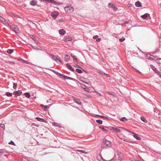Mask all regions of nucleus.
Wrapping results in <instances>:
<instances>
[{"label":"nucleus","mask_w":161,"mask_h":161,"mask_svg":"<svg viewBox=\"0 0 161 161\" xmlns=\"http://www.w3.org/2000/svg\"><path fill=\"white\" fill-rule=\"evenodd\" d=\"M75 151H78V152H80L82 153H84V151H83V150H77V149H76L75 150Z\"/></svg>","instance_id":"8fccbe9b"},{"label":"nucleus","mask_w":161,"mask_h":161,"mask_svg":"<svg viewBox=\"0 0 161 161\" xmlns=\"http://www.w3.org/2000/svg\"><path fill=\"white\" fill-rule=\"evenodd\" d=\"M125 40V38L124 37H123L121 38H120L119 39V41L120 42H122L124 41Z\"/></svg>","instance_id":"58836bf2"},{"label":"nucleus","mask_w":161,"mask_h":161,"mask_svg":"<svg viewBox=\"0 0 161 161\" xmlns=\"http://www.w3.org/2000/svg\"><path fill=\"white\" fill-rule=\"evenodd\" d=\"M38 120L40 121V117H37L36 118Z\"/></svg>","instance_id":"6e6d98bb"},{"label":"nucleus","mask_w":161,"mask_h":161,"mask_svg":"<svg viewBox=\"0 0 161 161\" xmlns=\"http://www.w3.org/2000/svg\"><path fill=\"white\" fill-rule=\"evenodd\" d=\"M116 159V158L115 157H114L113 158V159H111V160H108V161H114ZM103 161H106L105 160H103Z\"/></svg>","instance_id":"c03bdc74"},{"label":"nucleus","mask_w":161,"mask_h":161,"mask_svg":"<svg viewBox=\"0 0 161 161\" xmlns=\"http://www.w3.org/2000/svg\"><path fill=\"white\" fill-rule=\"evenodd\" d=\"M150 67L154 71H157L156 68L154 66H153V65H150Z\"/></svg>","instance_id":"c85d7f7f"},{"label":"nucleus","mask_w":161,"mask_h":161,"mask_svg":"<svg viewBox=\"0 0 161 161\" xmlns=\"http://www.w3.org/2000/svg\"><path fill=\"white\" fill-rule=\"evenodd\" d=\"M133 136L135 138L136 140H140L141 139L140 137H139L138 136V134H136V133L134 134L133 135Z\"/></svg>","instance_id":"412c9836"},{"label":"nucleus","mask_w":161,"mask_h":161,"mask_svg":"<svg viewBox=\"0 0 161 161\" xmlns=\"http://www.w3.org/2000/svg\"><path fill=\"white\" fill-rule=\"evenodd\" d=\"M99 73L101 74V75H108L105 74L104 72H103V71H101L100 72H99Z\"/></svg>","instance_id":"a18cd8bd"},{"label":"nucleus","mask_w":161,"mask_h":161,"mask_svg":"<svg viewBox=\"0 0 161 161\" xmlns=\"http://www.w3.org/2000/svg\"><path fill=\"white\" fill-rule=\"evenodd\" d=\"M55 74H56L57 75H58V76H59L61 77V75H62L63 74H61L57 72H55Z\"/></svg>","instance_id":"79ce46f5"},{"label":"nucleus","mask_w":161,"mask_h":161,"mask_svg":"<svg viewBox=\"0 0 161 161\" xmlns=\"http://www.w3.org/2000/svg\"><path fill=\"white\" fill-rule=\"evenodd\" d=\"M111 130H112L113 131H114L116 133H119L121 132V130H120L114 127H112V128Z\"/></svg>","instance_id":"9d476101"},{"label":"nucleus","mask_w":161,"mask_h":161,"mask_svg":"<svg viewBox=\"0 0 161 161\" xmlns=\"http://www.w3.org/2000/svg\"><path fill=\"white\" fill-rule=\"evenodd\" d=\"M43 1L44 2H46L47 3H53L55 5L59 4V3H56L54 0H41V1Z\"/></svg>","instance_id":"0eeeda50"},{"label":"nucleus","mask_w":161,"mask_h":161,"mask_svg":"<svg viewBox=\"0 0 161 161\" xmlns=\"http://www.w3.org/2000/svg\"><path fill=\"white\" fill-rule=\"evenodd\" d=\"M33 48L34 49H35L36 50H39V48H38V47H36V46H34V47H33Z\"/></svg>","instance_id":"49530a36"},{"label":"nucleus","mask_w":161,"mask_h":161,"mask_svg":"<svg viewBox=\"0 0 161 161\" xmlns=\"http://www.w3.org/2000/svg\"><path fill=\"white\" fill-rule=\"evenodd\" d=\"M13 52V50L12 49H8L7 52L9 54H11Z\"/></svg>","instance_id":"c756f323"},{"label":"nucleus","mask_w":161,"mask_h":161,"mask_svg":"<svg viewBox=\"0 0 161 161\" xmlns=\"http://www.w3.org/2000/svg\"><path fill=\"white\" fill-rule=\"evenodd\" d=\"M50 56L52 58V59L56 62L59 61L60 64H62V61L60 58L58 56H54L53 54H51Z\"/></svg>","instance_id":"7ed1b4c3"},{"label":"nucleus","mask_w":161,"mask_h":161,"mask_svg":"<svg viewBox=\"0 0 161 161\" xmlns=\"http://www.w3.org/2000/svg\"><path fill=\"white\" fill-rule=\"evenodd\" d=\"M66 66L70 70L72 71H74V69L69 64H66Z\"/></svg>","instance_id":"4468645a"},{"label":"nucleus","mask_w":161,"mask_h":161,"mask_svg":"<svg viewBox=\"0 0 161 161\" xmlns=\"http://www.w3.org/2000/svg\"><path fill=\"white\" fill-rule=\"evenodd\" d=\"M58 14L59 13L57 11H54L52 13L51 15L53 19H55Z\"/></svg>","instance_id":"423d86ee"},{"label":"nucleus","mask_w":161,"mask_h":161,"mask_svg":"<svg viewBox=\"0 0 161 161\" xmlns=\"http://www.w3.org/2000/svg\"><path fill=\"white\" fill-rule=\"evenodd\" d=\"M160 77H161V75H160Z\"/></svg>","instance_id":"052dcab7"},{"label":"nucleus","mask_w":161,"mask_h":161,"mask_svg":"<svg viewBox=\"0 0 161 161\" xmlns=\"http://www.w3.org/2000/svg\"><path fill=\"white\" fill-rule=\"evenodd\" d=\"M94 92H97V93H98V95H99V96H102V95L101 94H100L99 93H98V92H97L95 90H94Z\"/></svg>","instance_id":"864d4df0"},{"label":"nucleus","mask_w":161,"mask_h":161,"mask_svg":"<svg viewBox=\"0 0 161 161\" xmlns=\"http://www.w3.org/2000/svg\"><path fill=\"white\" fill-rule=\"evenodd\" d=\"M19 60L20 61H21V62H23V63H27V61L24 60H23V59H22L21 58L19 59Z\"/></svg>","instance_id":"72a5a7b5"},{"label":"nucleus","mask_w":161,"mask_h":161,"mask_svg":"<svg viewBox=\"0 0 161 161\" xmlns=\"http://www.w3.org/2000/svg\"><path fill=\"white\" fill-rule=\"evenodd\" d=\"M3 155V152L0 151V156H1Z\"/></svg>","instance_id":"3c124183"},{"label":"nucleus","mask_w":161,"mask_h":161,"mask_svg":"<svg viewBox=\"0 0 161 161\" xmlns=\"http://www.w3.org/2000/svg\"><path fill=\"white\" fill-rule=\"evenodd\" d=\"M86 79H85L84 77H81L80 78L79 80L80 81L82 82L88 84V83L86 82Z\"/></svg>","instance_id":"dca6fc26"},{"label":"nucleus","mask_w":161,"mask_h":161,"mask_svg":"<svg viewBox=\"0 0 161 161\" xmlns=\"http://www.w3.org/2000/svg\"><path fill=\"white\" fill-rule=\"evenodd\" d=\"M4 156H5V157H6V155H4Z\"/></svg>","instance_id":"bf43d9fd"},{"label":"nucleus","mask_w":161,"mask_h":161,"mask_svg":"<svg viewBox=\"0 0 161 161\" xmlns=\"http://www.w3.org/2000/svg\"><path fill=\"white\" fill-rule=\"evenodd\" d=\"M108 5L109 8H111L114 10H116L118 8L115 5L110 3H109Z\"/></svg>","instance_id":"9b49d317"},{"label":"nucleus","mask_w":161,"mask_h":161,"mask_svg":"<svg viewBox=\"0 0 161 161\" xmlns=\"http://www.w3.org/2000/svg\"><path fill=\"white\" fill-rule=\"evenodd\" d=\"M148 58L151 60H154L156 58L155 57L152 55H150V56H147Z\"/></svg>","instance_id":"4be33fe9"},{"label":"nucleus","mask_w":161,"mask_h":161,"mask_svg":"<svg viewBox=\"0 0 161 161\" xmlns=\"http://www.w3.org/2000/svg\"><path fill=\"white\" fill-rule=\"evenodd\" d=\"M96 122L99 124H102L103 123L101 119H97L96 120Z\"/></svg>","instance_id":"7c9ffc66"},{"label":"nucleus","mask_w":161,"mask_h":161,"mask_svg":"<svg viewBox=\"0 0 161 161\" xmlns=\"http://www.w3.org/2000/svg\"><path fill=\"white\" fill-rule=\"evenodd\" d=\"M71 56L74 59V62L77 63V59L76 58V57L75 56L73 55L72 54H71Z\"/></svg>","instance_id":"5701e85b"},{"label":"nucleus","mask_w":161,"mask_h":161,"mask_svg":"<svg viewBox=\"0 0 161 161\" xmlns=\"http://www.w3.org/2000/svg\"><path fill=\"white\" fill-rule=\"evenodd\" d=\"M8 64H14V62L12 61H8L7 63Z\"/></svg>","instance_id":"09e8293b"},{"label":"nucleus","mask_w":161,"mask_h":161,"mask_svg":"<svg viewBox=\"0 0 161 161\" xmlns=\"http://www.w3.org/2000/svg\"><path fill=\"white\" fill-rule=\"evenodd\" d=\"M80 85L81 88H82L85 91L89 92L87 88L86 87V86L82 84H80Z\"/></svg>","instance_id":"ddd939ff"},{"label":"nucleus","mask_w":161,"mask_h":161,"mask_svg":"<svg viewBox=\"0 0 161 161\" xmlns=\"http://www.w3.org/2000/svg\"><path fill=\"white\" fill-rule=\"evenodd\" d=\"M135 5L137 7H142L141 3L139 1H137L135 3Z\"/></svg>","instance_id":"aec40b11"},{"label":"nucleus","mask_w":161,"mask_h":161,"mask_svg":"<svg viewBox=\"0 0 161 161\" xmlns=\"http://www.w3.org/2000/svg\"><path fill=\"white\" fill-rule=\"evenodd\" d=\"M0 127L3 128V129H5V126L4 124H0Z\"/></svg>","instance_id":"e433bc0d"},{"label":"nucleus","mask_w":161,"mask_h":161,"mask_svg":"<svg viewBox=\"0 0 161 161\" xmlns=\"http://www.w3.org/2000/svg\"><path fill=\"white\" fill-rule=\"evenodd\" d=\"M9 144H11L12 145H14V143L12 141H11L9 143Z\"/></svg>","instance_id":"603ef678"},{"label":"nucleus","mask_w":161,"mask_h":161,"mask_svg":"<svg viewBox=\"0 0 161 161\" xmlns=\"http://www.w3.org/2000/svg\"><path fill=\"white\" fill-rule=\"evenodd\" d=\"M41 122H44L45 123H47L46 120H45L41 118Z\"/></svg>","instance_id":"de8ad7c7"},{"label":"nucleus","mask_w":161,"mask_h":161,"mask_svg":"<svg viewBox=\"0 0 161 161\" xmlns=\"http://www.w3.org/2000/svg\"><path fill=\"white\" fill-rule=\"evenodd\" d=\"M72 40V37L69 36L65 37L63 39V40L65 42L71 41Z\"/></svg>","instance_id":"1a4fd4ad"},{"label":"nucleus","mask_w":161,"mask_h":161,"mask_svg":"<svg viewBox=\"0 0 161 161\" xmlns=\"http://www.w3.org/2000/svg\"><path fill=\"white\" fill-rule=\"evenodd\" d=\"M6 94L7 96L9 97H10L12 96V93L9 92H7L6 93Z\"/></svg>","instance_id":"2f4dec72"},{"label":"nucleus","mask_w":161,"mask_h":161,"mask_svg":"<svg viewBox=\"0 0 161 161\" xmlns=\"http://www.w3.org/2000/svg\"><path fill=\"white\" fill-rule=\"evenodd\" d=\"M154 72L155 73H157V74H158V73H159V71L158 70H157V71H154Z\"/></svg>","instance_id":"4d7b16f0"},{"label":"nucleus","mask_w":161,"mask_h":161,"mask_svg":"<svg viewBox=\"0 0 161 161\" xmlns=\"http://www.w3.org/2000/svg\"><path fill=\"white\" fill-rule=\"evenodd\" d=\"M53 72L54 73H55V72H56V71H54V70H53Z\"/></svg>","instance_id":"13d9d810"},{"label":"nucleus","mask_w":161,"mask_h":161,"mask_svg":"<svg viewBox=\"0 0 161 161\" xmlns=\"http://www.w3.org/2000/svg\"><path fill=\"white\" fill-rule=\"evenodd\" d=\"M97 116H98V117H100V118H104L105 119H108V118L107 117H106L100 115H97Z\"/></svg>","instance_id":"4c0bfd02"},{"label":"nucleus","mask_w":161,"mask_h":161,"mask_svg":"<svg viewBox=\"0 0 161 161\" xmlns=\"http://www.w3.org/2000/svg\"><path fill=\"white\" fill-rule=\"evenodd\" d=\"M76 71L77 73L80 74L82 72V70L81 69H76Z\"/></svg>","instance_id":"473e14b6"},{"label":"nucleus","mask_w":161,"mask_h":161,"mask_svg":"<svg viewBox=\"0 0 161 161\" xmlns=\"http://www.w3.org/2000/svg\"><path fill=\"white\" fill-rule=\"evenodd\" d=\"M7 26H8L16 34H19L20 32L18 27L16 25L14 24L9 25L8 24V25Z\"/></svg>","instance_id":"f03ea898"},{"label":"nucleus","mask_w":161,"mask_h":161,"mask_svg":"<svg viewBox=\"0 0 161 161\" xmlns=\"http://www.w3.org/2000/svg\"><path fill=\"white\" fill-rule=\"evenodd\" d=\"M112 146L111 142L108 140L106 138L103 140V142L101 145V148H108L111 147Z\"/></svg>","instance_id":"f257e3e1"},{"label":"nucleus","mask_w":161,"mask_h":161,"mask_svg":"<svg viewBox=\"0 0 161 161\" xmlns=\"http://www.w3.org/2000/svg\"><path fill=\"white\" fill-rule=\"evenodd\" d=\"M77 66H78V65L76 66L75 67H77Z\"/></svg>","instance_id":"680f3d73"},{"label":"nucleus","mask_w":161,"mask_h":161,"mask_svg":"<svg viewBox=\"0 0 161 161\" xmlns=\"http://www.w3.org/2000/svg\"><path fill=\"white\" fill-rule=\"evenodd\" d=\"M156 61L157 63L161 64V58L157 59L156 60Z\"/></svg>","instance_id":"f704fd0d"},{"label":"nucleus","mask_w":161,"mask_h":161,"mask_svg":"<svg viewBox=\"0 0 161 161\" xmlns=\"http://www.w3.org/2000/svg\"><path fill=\"white\" fill-rule=\"evenodd\" d=\"M120 120L122 121H126L127 120V119L125 117H122L120 119Z\"/></svg>","instance_id":"a19ab883"},{"label":"nucleus","mask_w":161,"mask_h":161,"mask_svg":"<svg viewBox=\"0 0 161 161\" xmlns=\"http://www.w3.org/2000/svg\"><path fill=\"white\" fill-rule=\"evenodd\" d=\"M17 86V84L16 83H13V88L14 89H16Z\"/></svg>","instance_id":"ea45409f"},{"label":"nucleus","mask_w":161,"mask_h":161,"mask_svg":"<svg viewBox=\"0 0 161 161\" xmlns=\"http://www.w3.org/2000/svg\"><path fill=\"white\" fill-rule=\"evenodd\" d=\"M149 16V14L147 13H146L144 15L141 16V17L143 19H146V18Z\"/></svg>","instance_id":"a211bd4d"},{"label":"nucleus","mask_w":161,"mask_h":161,"mask_svg":"<svg viewBox=\"0 0 161 161\" xmlns=\"http://www.w3.org/2000/svg\"><path fill=\"white\" fill-rule=\"evenodd\" d=\"M65 32V31L63 29H61L59 31V34L62 36L64 35Z\"/></svg>","instance_id":"2eb2a0df"},{"label":"nucleus","mask_w":161,"mask_h":161,"mask_svg":"<svg viewBox=\"0 0 161 161\" xmlns=\"http://www.w3.org/2000/svg\"><path fill=\"white\" fill-rule=\"evenodd\" d=\"M65 61H67L70 59V56L68 55H65L64 57Z\"/></svg>","instance_id":"b1692460"},{"label":"nucleus","mask_w":161,"mask_h":161,"mask_svg":"<svg viewBox=\"0 0 161 161\" xmlns=\"http://www.w3.org/2000/svg\"><path fill=\"white\" fill-rule=\"evenodd\" d=\"M98 36L97 35H95L93 37V39H96V41L97 42H100L101 41V39L100 38H98Z\"/></svg>","instance_id":"6ab92c4d"},{"label":"nucleus","mask_w":161,"mask_h":161,"mask_svg":"<svg viewBox=\"0 0 161 161\" xmlns=\"http://www.w3.org/2000/svg\"><path fill=\"white\" fill-rule=\"evenodd\" d=\"M74 101L75 103L78 104H81V102L79 100L77 99H74Z\"/></svg>","instance_id":"393cba45"},{"label":"nucleus","mask_w":161,"mask_h":161,"mask_svg":"<svg viewBox=\"0 0 161 161\" xmlns=\"http://www.w3.org/2000/svg\"><path fill=\"white\" fill-rule=\"evenodd\" d=\"M37 3L36 0H33L30 2V4L33 6H35Z\"/></svg>","instance_id":"f3484780"},{"label":"nucleus","mask_w":161,"mask_h":161,"mask_svg":"<svg viewBox=\"0 0 161 161\" xmlns=\"http://www.w3.org/2000/svg\"><path fill=\"white\" fill-rule=\"evenodd\" d=\"M0 22L5 25L6 26L8 25V21L3 18L0 16Z\"/></svg>","instance_id":"39448f33"},{"label":"nucleus","mask_w":161,"mask_h":161,"mask_svg":"<svg viewBox=\"0 0 161 161\" xmlns=\"http://www.w3.org/2000/svg\"><path fill=\"white\" fill-rule=\"evenodd\" d=\"M65 12L68 13H72L74 11L73 8L71 6H68L64 8Z\"/></svg>","instance_id":"20e7f679"},{"label":"nucleus","mask_w":161,"mask_h":161,"mask_svg":"<svg viewBox=\"0 0 161 161\" xmlns=\"http://www.w3.org/2000/svg\"><path fill=\"white\" fill-rule=\"evenodd\" d=\"M61 75V78H64V79H69L72 80L73 79V78L71 77H69L66 75Z\"/></svg>","instance_id":"f8f14e48"},{"label":"nucleus","mask_w":161,"mask_h":161,"mask_svg":"<svg viewBox=\"0 0 161 161\" xmlns=\"http://www.w3.org/2000/svg\"><path fill=\"white\" fill-rule=\"evenodd\" d=\"M22 93V92L21 90H18V91H14L13 94L16 96H19Z\"/></svg>","instance_id":"6e6552de"},{"label":"nucleus","mask_w":161,"mask_h":161,"mask_svg":"<svg viewBox=\"0 0 161 161\" xmlns=\"http://www.w3.org/2000/svg\"><path fill=\"white\" fill-rule=\"evenodd\" d=\"M41 107L45 111H46L48 108L47 106H44L42 104H41Z\"/></svg>","instance_id":"a878e982"},{"label":"nucleus","mask_w":161,"mask_h":161,"mask_svg":"<svg viewBox=\"0 0 161 161\" xmlns=\"http://www.w3.org/2000/svg\"><path fill=\"white\" fill-rule=\"evenodd\" d=\"M141 119L142 121L145 123H147V119L141 116Z\"/></svg>","instance_id":"cd10ccee"},{"label":"nucleus","mask_w":161,"mask_h":161,"mask_svg":"<svg viewBox=\"0 0 161 161\" xmlns=\"http://www.w3.org/2000/svg\"><path fill=\"white\" fill-rule=\"evenodd\" d=\"M127 131L128 132H129L131 133V134H133V135L134 134H135V133H134V132H131V131H129L127 130Z\"/></svg>","instance_id":"5fc2aeb1"},{"label":"nucleus","mask_w":161,"mask_h":161,"mask_svg":"<svg viewBox=\"0 0 161 161\" xmlns=\"http://www.w3.org/2000/svg\"><path fill=\"white\" fill-rule=\"evenodd\" d=\"M99 128L104 131H106V130L103 126H99Z\"/></svg>","instance_id":"c9c22d12"},{"label":"nucleus","mask_w":161,"mask_h":161,"mask_svg":"<svg viewBox=\"0 0 161 161\" xmlns=\"http://www.w3.org/2000/svg\"><path fill=\"white\" fill-rule=\"evenodd\" d=\"M24 95H25V96L27 98H30L31 96L30 94L28 92L24 93Z\"/></svg>","instance_id":"bb28decb"},{"label":"nucleus","mask_w":161,"mask_h":161,"mask_svg":"<svg viewBox=\"0 0 161 161\" xmlns=\"http://www.w3.org/2000/svg\"><path fill=\"white\" fill-rule=\"evenodd\" d=\"M30 37L32 39L35 40V37L33 35H31Z\"/></svg>","instance_id":"37998d69"}]
</instances>
